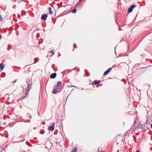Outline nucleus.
<instances>
[{
  "instance_id": "f257e3e1",
  "label": "nucleus",
  "mask_w": 152,
  "mask_h": 152,
  "mask_svg": "<svg viewBox=\"0 0 152 152\" xmlns=\"http://www.w3.org/2000/svg\"><path fill=\"white\" fill-rule=\"evenodd\" d=\"M28 86L26 88V95L23 96V97L20 98L19 100H22L23 99L25 98L26 96L28 95V92L30 89V87H31V85L32 84L30 80H29L27 82Z\"/></svg>"
},
{
  "instance_id": "f03ea898",
  "label": "nucleus",
  "mask_w": 152,
  "mask_h": 152,
  "mask_svg": "<svg viewBox=\"0 0 152 152\" xmlns=\"http://www.w3.org/2000/svg\"><path fill=\"white\" fill-rule=\"evenodd\" d=\"M48 17V15L47 14H42L41 16V19L45 21L46 20V18Z\"/></svg>"
},
{
  "instance_id": "7ed1b4c3",
  "label": "nucleus",
  "mask_w": 152,
  "mask_h": 152,
  "mask_svg": "<svg viewBox=\"0 0 152 152\" xmlns=\"http://www.w3.org/2000/svg\"><path fill=\"white\" fill-rule=\"evenodd\" d=\"M60 89L59 88H57L53 90L52 91V93L54 94H56L57 92H59Z\"/></svg>"
},
{
  "instance_id": "20e7f679",
  "label": "nucleus",
  "mask_w": 152,
  "mask_h": 152,
  "mask_svg": "<svg viewBox=\"0 0 152 152\" xmlns=\"http://www.w3.org/2000/svg\"><path fill=\"white\" fill-rule=\"evenodd\" d=\"M62 85V83L61 81H59L58 82L57 84L56 85V87L57 88L60 89V86Z\"/></svg>"
},
{
  "instance_id": "39448f33",
  "label": "nucleus",
  "mask_w": 152,
  "mask_h": 152,
  "mask_svg": "<svg viewBox=\"0 0 152 152\" xmlns=\"http://www.w3.org/2000/svg\"><path fill=\"white\" fill-rule=\"evenodd\" d=\"M56 76V73H54L52 74L50 76V78L52 79L55 78Z\"/></svg>"
},
{
  "instance_id": "423d86ee",
  "label": "nucleus",
  "mask_w": 152,
  "mask_h": 152,
  "mask_svg": "<svg viewBox=\"0 0 152 152\" xmlns=\"http://www.w3.org/2000/svg\"><path fill=\"white\" fill-rule=\"evenodd\" d=\"M112 69V68H110L107 71H105L104 73V76L107 75L108 73L110 72Z\"/></svg>"
},
{
  "instance_id": "0eeeda50",
  "label": "nucleus",
  "mask_w": 152,
  "mask_h": 152,
  "mask_svg": "<svg viewBox=\"0 0 152 152\" xmlns=\"http://www.w3.org/2000/svg\"><path fill=\"white\" fill-rule=\"evenodd\" d=\"M54 127L53 125H51V126H49L48 127V129L50 131H53L54 130Z\"/></svg>"
},
{
  "instance_id": "6e6552de",
  "label": "nucleus",
  "mask_w": 152,
  "mask_h": 152,
  "mask_svg": "<svg viewBox=\"0 0 152 152\" xmlns=\"http://www.w3.org/2000/svg\"><path fill=\"white\" fill-rule=\"evenodd\" d=\"M100 83V82L99 81H98L95 80H94V82L93 83V84L94 85H96L97 84H99Z\"/></svg>"
},
{
  "instance_id": "1a4fd4ad",
  "label": "nucleus",
  "mask_w": 152,
  "mask_h": 152,
  "mask_svg": "<svg viewBox=\"0 0 152 152\" xmlns=\"http://www.w3.org/2000/svg\"><path fill=\"white\" fill-rule=\"evenodd\" d=\"M133 9L131 8V7H129L128 9V13L132 12V11Z\"/></svg>"
},
{
  "instance_id": "9d476101",
  "label": "nucleus",
  "mask_w": 152,
  "mask_h": 152,
  "mask_svg": "<svg viewBox=\"0 0 152 152\" xmlns=\"http://www.w3.org/2000/svg\"><path fill=\"white\" fill-rule=\"evenodd\" d=\"M0 67L1 70H3V69L4 67V66L3 65V64L2 63H1L0 64Z\"/></svg>"
},
{
  "instance_id": "9b49d317",
  "label": "nucleus",
  "mask_w": 152,
  "mask_h": 152,
  "mask_svg": "<svg viewBox=\"0 0 152 152\" xmlns=\"http://www.w3.org/2000/svg\"><path fill=\"white\" fill-rule=\"evenodd\" d=\"M145 127L144 125L142 124L141 125H140L137 127L139 129H143L144 127Z\"/></svg>"
},
{
  "instance_id": "f8f14e48",
  "label": "nucleus",
  "mask_w": 152,
  "mask_h": 152,
  "mask_svg": "<svg viewBox=\"0 0 152 152\" xmlns=\"http://www.w3.org/2000/svg\"><path fill=\"white\" fill-rule=\"evenodd\" d=\"M48 9L49 11V13L50 14H52L53 13V12L51 11V8L50 7H48Z\"/></svg>"
},
{
  "instance_id": "ddd939ff",
  "label": "nucleus",
  "mask_w": 152,
  "mask_h": 152,
  "mask_svg": "<svg viewBox=\"0 0 152 152\" xmlns=\"http://www.w3.org/2000/svg\"><path fill=\"white\" fill-rule=\"evenodd\" d=\"M77 10L76 9H74L72 11V12L74 13H75L76 12Z\"/></svg>"
},
{
  "instance_id": "4468645a",
  "label": "nucleus",
  "mask_w": 152,
  "mask_h": 152,
  "mask_svg": "<svg viewBox=\"0 0 152 152\" xmlns=\"http://www.w3.org/2000/svg\"><path fill=\"white\" fill-rule=\"evenodd\" d=\"M49 53H51V55H50V56H53L54 54V53L53 52V51L52 50H51L50 52H49Z\"/></svg>"
},
{
  "instance_id": "2eb2a0df",
  "label": "nucleus",
  "mask_w": 152,
  "mask_h": 152,
  "mask_svg": "<svg viewBox=\"0 0 152 152\" xmlns=\"http://www.w3.org/2000/svg\"><path fill=\"white\" fill-rule=\"evenodd\" d=\"M130 7H131V8L133 9L135 7V6L133 4Z\"/></svg>"
},
{
  "instance_id": "dca6fc26",
  "label": "nucleus",
  "mask_w": 152,
  "mask_h": 152,
  "mask_svg": "<svg viewBox=\"0 0 152 152\" xmlns=\"http://www.w3.org/2000/svg\"><path fill=\"white\" fill-rule=\"evenodd\" d=\"M2 18L1 15H0V21H2Z\"/></svg>"
},
{
  "instance_id": "f3484780",
  "label": "nucleus",
  "mask_w": 152,
  "mask_h": 152,
  "mask_svg": "<svg viewBox=\"0 0 152 152\" xmlns=\"http://www.w3.org/2000/svg\"><path fill=\"white\" fill-rule=\"evenodd\" d=\"M77 149L76 147L75 148V152H77Z\"/></svg>"
},
{
  "instance_id": "a211bd4d",
  "label": "nucleus",
  "mask_w": 152,
  "mask_h": 152,
  "mask_svg": "<svg viewBox=\"0 0 152 152\" xmlns=\"http://www.w3.org/2000/svg\"><path fill=\"white\" fill-rule=\"evenodd\" d=\"M52 125H53V126H55V124H54V123H53L52 124Z\"/></svg>"
},
{
  "instance_id": "6ab92c4d",
  "label": "nucleus",
  "mask_w": 152,
  "mask_h": 152,
  "mask_svg": "<svg viewBox=\"0 0 152 152\" xmlns=\"http://www.w3.org/2000/svg\"><path fill=\"white\" fill-rule=\"evenodd\" d=\"M23 137V135H20V137Z\"/></svg>"
},
{
  "instance_id": "aec40b11",
  "label": "nucleus",
  "mask_w": 152,
  "mask_h": 152,
  "mask_svg": "<svg viewBox=\"0 0 152 152\" xmlns=\"http://www.w3.org/2000/svg\"><path fill=\"white\" fill-rule=\"evenodd\" d=\"M151 128L152 129V124H151Z\"/></svg>"
},
{
  "instance_id": "412c9836",
  "label": "nucleus",
  "mask_w": 152,
  "mask_h": 152,
  "mask_svg": "<svg viewBox=\"0 0 152 152\" xmlns=\"http://www.w3.org/2000/svg\"><path fill=\"white\" fill-rule=\"evenodd\" d=\"M82 0H80L79 1V3L81 2Z\"/></svg>"
},
{
  "instance_id": "4be33fe9",
  "label": "nucleus",
  "mask_w": 152,
  "mask_h": 152,
  "mask_svg": "<svg viewBox=\"0 0 152 152\" xmlns=\"http://www.w3.org/2000/svg\"><path fill=\"white\" fill-rule=\"evenodd\" d=\"M98 151L97 152H99V148H98Z\"/></svg>"
},
{
  "instance_id": "5701e85b",
  "label": "nucleus",
  "mask_w": 152,
  "mask_h": 152,
  "mask_svg": "<svg viewBox=\"0 0 152 152\" xmlns=\"http://www.w3.org/2000/svg\"><path fill=\"white\" fill-rule=\"evenodd\" d=\"M136 152H140L139 151L137 150L136 151Z\"/></svg>"
},
{
  "instance_id": "b1692460",
  "label": "nucleus",
  "mask_w": 152,
  "mask_h": 152,
  "mask_svg": "<svg viewBox=\"0 0 152 152\" xmlns=\"http://www.w3.org/2000/svg\"><path fill=\"white\" fill-rule=\"evenodd\" d=\"M16 82V80H15L14 81V83H15Z\"/></svg>"
},
{
  "instance_id": "393cba45",
  "label": "nucleus",
  "mask_w": 152,
  "mask_h": 152,
  "mask_svg": "<svg viewBox=\"0 0 152 152\" xmlns=\"http://www.w3.org/2000/svg\"><path fill=\"white\" fill-rule=\"evenodd\" d=\"M73 86L74 87H76L75 86Z\"/></svg>"
},
{
  "instance_id": "a878e982",
  "label": "nucleus",
  "mask_w": 152,
  "mask_h": 152,
  "mask_svg": "<svg viewBox=\"0 0 152 152\" xmlns=\"http://www.w3.org/2000/svg\"><path fill=\"white\" fill-rule=\"evenodd\" d=\"M40 133H42V134H43V133H42V132H40Z\"/></svg>"
}]
</instances>
